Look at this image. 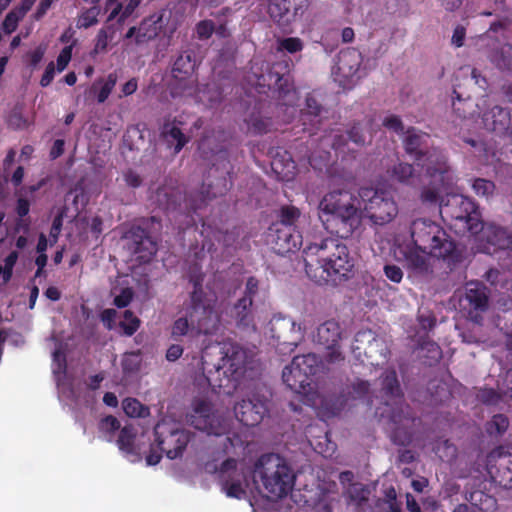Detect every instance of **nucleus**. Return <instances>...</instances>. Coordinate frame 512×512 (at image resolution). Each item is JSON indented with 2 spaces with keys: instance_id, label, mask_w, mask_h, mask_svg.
Segmentation results:
<instances>
[{
  "instance_id": "4d7b16f0",
  "label": "nucleus",
  "mask_w": 512,
  "mask_h": 512,
  "mask_svg": "<svg viewBox=\"0 0 512 512\" xmlns=\"http://www.w3.org/2000/svg\"><path fill=\"white\" fill-rule=\"evenodd\" d=\"M215 30L216 26L214 22L209 19L199 21L195 27L196 35L200 40L209 39L213 35Z\"/></svg>"
},
{
  "instance_id": "4c0bfd02",
  "label": "nucleus",
  "mask_w": 512,
  "mask_h": 512,
  "mask_svg": "<svg viewBox=\"0 0 512 512\" xmlns=\"http://www.w3.org/2000/svg\"><path fill=\"white\" fill-rule=\"evenodd\" d=\"M196 59L191 51H184L175 60L171 75L177 76H196L195 75Z\"/></svg>"
},
{
  "instance_id": "412c9836",
  "label": "nucleus",
  "mask_w": 512,
  "mask_h": 512,
  "mask_svg": "<svg viewBox=\"0 0 512 512\" xmlns=\"http://www.w3.org/2000/svg\"><path fill=\"white\" fill-rule=\"evenodd\" d=\"M350 142L357 147H363L365 145L366 137L360 123H354L346 133L336 134L331 147L343 160L347 157L355 158L356 151L349 147Z\"/></svg>"
},
{
  "instance_id": "6e6d98bb",
  "label": "nucleus",
  "mask_w": 512,
  "mask_h": 512,
  "mask_svg": "<svg viewBox=\"0 0 512 512\" xmlns=\"http://www.w3.org/2000/svg\"><path fill=\"white\" fill-rule=\"evenodd\" d=\"M434 451L439 456L440 459H442V460L446 459L447 461H449V460H452L453 458H455L457 448L455 445L450 443L449 440L446 439V440L439 442L435 446Z\"/></svg>"
},
{
  "instance_id": "f03ea898",
  "label": "nucleus",
  "mask_w": 512,
  "mask_h": 512,
  "mask_svg": "<svg viewBox=\"0 0 512 512\" xmlns=\"http://www.w3.org/2000/svg\"><path fill=\"white\" fill-rule=\"evenodd\" d=\"M355 197L346 190H334L323 196L318 217L324 228L338 238L347 239L361 224Z\"/></svg>"
},
{
  "instance_id": "393cba45",
  "label": "nucleus",
  "mask_w": 512,
  "mask_h": 512,
  "mask_svg": "<svg viewBox=\"0 0 512 512\" xmlns=\"http://www.w3.org/2000/svg\"><path fill=\"white\" fill-rule=\"evenodd\" d=\"M323 107L318 103L315 97L308 95L305 99V107L301 110L300 121L303 125V131L310 135L315 134L320 129L322 122L321 112Z\"/></svg>"
},
{
  "instance_id": "72a5a7b5",
  "label": "nucleus",
  "mask_w": 512,
  "mask_h": 512,
  "mask_svg": "<svg viewBox=\"0 0 512 512\" xmlns=\"http://www.w3.org/2000/svg\"><path fill=\"white\" fill-rule=\"evenodd\" d=\"M393 177L400 183L414 188L424 185L423 176L412 164L398 163L393 168Z\"/></svg>"
},
{
  "instance_id": "37998d69",
  "label": "nucleus",
  "mask_w": 512,
  "mask_h": 512,
  "mask_svg": "<svg viewBox=\"0 0 512 512\" xmlns=\"http://www.w3.org/2000/svg\"><path fill=\"white\" fill-rule=\"evenodd\" d=\"M140 3L141 0H129L124 8L122 7L121 3H117L114 9L108 15L107 23L113 21L117 17L118 24L122 25L126 19L132 15Z\"/></svg>"
},
{
  "instance_id": "774afa93",
  "label": "nucleus",
  "mask_w": 512,
  "mask_h": 512,
  "mask_svg": "<svg viewBox=\"0 0 512 512\" xmlns=\"http://www.w3.org/2000/svg\"><path fill=\"white\" fill-rule=\"evenodd\" d=\"M133 296L134 293L131 288H123L120 294L114 298L113 303L118 308H125L131 303Z\"/></svg>"
},
{
  "instance_id": "052dcab7",
  "label": "nucleus",
  "mask_w": 512,
  "mask_h": 512,
  "mask_svg": "<svg viewBox=\"0 0 512 512\" xmlns=\"http://www.w3.org/2000/svg\"><path fill=\"white\" fill-rule=\"evenodd\" d=\"M98 9L96 6H93L83 12L79 18V27L80 28H89L98 23Z\"/></svg>"
},
{
  "instance_id": "4be33fe9",
  "label": "nucleus",
  "mask_w": 512,
  "mask_h": 512,
  "mask_svg": "<svg viewBox=\"0 0 512 512\" xmlns=\"http://www.w3.org/2000/svg\"><path fill=\"white\" fill-rule=\"evenodd\" d=\"M481 240L494 247V250H505L512 247V234L505 228L495 224H484L481 221Z\"/></svg>"
},
{
  "instance_id": "4468645a",
  "label": "nucleus",
  "mask_w": 512,
  "mask_h": 512,
  "mask_svg": "<svg viewBox=\"0 0 512 512\" xmlns=\"http://www.w3.org/2000/svg\"><path fill=\"white\" fill-rule=\"evenodd\" d=\"M154 435L158 448L171 460L182 456L190 442L188 431L179 429L165 421L158 422L155 425Z\"/></svg>"
},
{
  "instance_id": "cd10ccee",
  "label": "nucleus",
  "mask_w": 512,
  "mask_h": 512,
  "mask_svg": "<svg viewBox=\"0 0 512 512\" xmlns=\"http://www.w3.org/2000/svg\"><path fill=\"white\" fill-rule=\"evenodd\" d=\"M230 316L238 328H255V317L251 300L239 298L232 306Z\"/></svg>"
},
{
  "instance_id": "6ab92c4d",
  "label": "nucleus",
  "mask_w": 512,
  "mask_h": 512,
  "mask_svg": "<svg viewBox=\"0 0 512 512\" xmlns=\"http://www.w3.org/2000/svg\"><path fill=\"white\" fill-rule=\"evenodd\" d=\"M268 413V399L259 393L242 399L234 406L236 419L247 427L257 426Z\"/></svg>"
},
{
  "instance_id": "39448f33",
  "label": "nucleus",
  "mask_w": 512,
  "mask_h": 512,
  "mask_svg": "<svg viewBox=\"0 0 512 512\" xmlns=\"http://www.w3.org/2000/svg\"><path fill=\"white\" fill-rule=\"evenodd\" d=\"M206 274L198 263L189 266L188 281L192 285L189 292L187 312L193 324L200 331L211 332L220 323V315L216 310L217 296L211 289L204 287Z\"/></svg>"
},
{
  "instance_id": "8fccbe9b",
  "label": "nucleus",
  "mask_w": 512,
  "mask_h": 512,
  "mask_svg": "<svg viewBox=\"0 0 512 512\" xmlns=\"http://www.w3.org/2000/svg\"><path fill=\"white\" fill-rule=\"evenodd\" d=\"M248 130L255 135H263L270 131L272 122L270 118L251 116L247 122Z\"/></svg>"
},
{
  "instance_id": "f704fd0d",
  "label": "nucleus",
  "mask_w": 512,
  "mask_h": 512,
  "mask_svg": "<svg viewBox=\"0 0 512 512\" xmlns=\"http://www.w3.org/2000/svg\"><path fill=\"white\" fill-rule=\"evenodd\" d=\"M161 135L169 146H172L175 143V154H178L189 141V138L182 132L179 127L169 122L164 123L161 130Z\"/></svg>"
},
{
  "instance_id": "5fc2aeb1",
  "label": "nucleus",
  "mask_w": 512,
  "mask_h": 512,
  "mask_svg": "<svg viewBox=\"0 0 512 512\" xmlns=\"http://www.w3.org/2000/svg\"><path fill=\"white\" fill-rule=\"evenodd\" d=\"M472 189L477 196L488 198L493 195L495 184L484 178H476L472 183Z\"/></svg>"
},
{
  "instance_id": "a211bd4d",
  "label": "nucleus",
  "mask_w": 512,
  "mask_h": 512,
  "mask_svg": "<svg viewBox=\"0 0 512 512\" xmlns=\"http://www.w3.org/2000/svg\"><path fill=\"white\" fill-rule=\"evenodd\" d=\"M461 306L467 311L468 317L479 322L481 313L489 307V289L480 281L466 283L464 296L460 300Z\"/></svg>"
},
{
  "instance_id": "7ed1b4c3",
  "label": "nucleus",
  "mask_w": 512,
  "mask_h": 512,
  "mask_svg": "<svg viewBox=\"0 0 512 512\" xmlns=\"http://www.w3.org/2000/svg\"><path fill=\"white\" fill-rule=\"evenodd\" d=\"M402 142L406 154L413 158L428 175L442 183L451 182L453 169L448 162V157L442 150L432 146L428 133L409 127Z\"/></svg>"
},
{
  "instance_id": "bb28decb",
  "label": "nucleus",
  "mask_w": 512,
  "mask_h": 512,
  "mask_svg": "<svg viewBox=\"0 0 512 512\" xmlns=\"http://www.w3.org/2000/svg\"><path fill=\"white\" fill-rule=\"evenodd\" d=\"M271 167L273 171L283 179L289 180L295 174L296 161L293 155L283 148H277L275 153L271 151Z\"/></svg>"
},
{
  "instance_id": "0e129e2a",
  "label": "nucleus",
  "mask_w": 512,
  "mask_h": 512,
  "mask_svg": "<svg viewBox=\"0 0 512 512\" xmlns=\"http://www.w3.org/2000/svg\"><path fill=\"white\" fill-rule=\"evenodd\" d=\"M22 18L23 17H20V15H18V13L15 10L10 11L6 15V17L2 23V28H3L4 32L7 34L13 33L17 29L18 22Z\"/></svg>"
},
{
  "instance_id": "1a4fd4ad",
  "label": "nucleus",
  "mask_w": 512,
  "mask_h": 512,
  "mask_svg": "<svg viewBox=\"0 0 512 512\" xmlns=\"http://www.w3.org/2000/svg\"><path fill=\"white\" fill-rule=\"evenodd\" d=\"M305 332L306 328L301 323L280 313L275 314L269 322L270 337L280 354L294 351L304 339Z\"/></svg>"
},
{
  "instance_id": "69168bd1",
  "label": "nucleus",
  "mask_w": 512,
  "mask_h": 512,
  "mask_svg": "<svg viewBox=\"0 0 512 512\" xmlns=\"http://www.w3.org/2000/svg\"><path fill=\"white\" fill-rule=\"evenodd\" d=\"M369 389L370 384L368 381L358 380L352 384L349 394H351L354 399L363 398L368 394Z\"/></svg>"
},
{
  "instance_id": "864d4df0",
  "label": "nucleus",
  "mask_w": 512,
  "mask_h": 512,
  "mask_svg": "<svg viewBox=\"0 0 512 512\" xmlns=\"http://www.w3.org/2000/svg\"><path fill=\"white\" fill-rule=\"evenodd\" d=\"M119 326L122 328L126 336H132L140 326V320L130 310L123 313V320L120 321Z\"/></svg>"
},
{
  "instance_id": "20e7f679",
  "label": "nucleus",
  "mask_w": 512,
  "mask_h": 512,
  "mask_svg": "<svg viewBox=\"0 0 512 512\" xmlns=\"http://www.w3.org/2000/svg\"><path fill=\"white\" fill-rule=\"evenodd\" d=\"M221 363L214 365V371L202 356V370L209 385L218 388L236 389L252 362L253 353L237 343L224 344L221 349Z\"/></svg>"
},
{
  "instance_id": "6e6552de",
  "label": "nucleus",
  "mask_w": 512,
  "mask_h": 512,
  "mask_svg": "<svg viewBox=\"0 0 512 512\" xmlns=\"http://www.w3.org/2000/svg\"><path fill=\"white\" fill-rule=\"evenodd\" d=\"M264 488L275 499L286 497L293 489L295 474L285 458L276 453L263 454L255 463Z\"/></svg>"
},
{
  "instance_id": "e433bc0d",
  "label": "nucleus",
  "mask_w": 512,
  "mask_h": 512,
  "mask_svg": "<svg viewBox=\"0 0 512 512\" xmlns=\"http://www.w3.org/2000/svg\"><path fill=\"white\" fill-rule=\"evenodd\" d=\"M223 489L228 497L242 499L246 496L247 480L245 474L230 475L221 480Z\"/></svg>"
},
{
  "instance_id": "680f3d73",
  "label": "nucleus",
  "mask_w": 512,
  "mask_h": 512,
  "mask_svg": "<svg viewBox=\"0 0 512 512\" xmlns=\"http://www.w3.org/2000/svg\"><path fill=\"white\" fill-rule=\"evenodd\" d=\"M120 429V422L119 420L112 416L108 415L101 419L99 422V430L103 433L112 435L115 431Z\"/></svg>"
},
{
  "instance_id": "3c124183",
  "label": "nucleus",
  "mask_w": 512,
  "mask_h": 512,
  "mask_svg": "<svg viewBox=\"0 0 512 512\" xmlns=\"http://www.w3.org/2000/svg\"><path fill=\"white\" fill-rule=\"evenodd\" d=\"M115 34V28L111 24L109 25L106 22L105 27L101 28L97 34L96 37V43H95V51L96 52H103L108 47V42L113 38Z\"/></svg>"
},
{
  "instance_id": "f8f14e48",
  "label": "nucleus",
  "mask_w": 512,
  "mask_h": 512,
  "mask_svg": "<svg viewBox=\"0 0 512 512\" xmlns=\"http://www.w3.org/2000/svg\"><path fill=\"white\" fill-rule=\"evenodd\" d=\"M190 424L195 429L213 436L227 435L231 429V420L215 411L211 403L203 400L195 404Z\"/></svg>"
},
{
  "instance_id": "58836bf2",
  "label": "nucleus",
  "mask_w": 512,
  "mask_h": 512,
  "mask_svg": "<svg viewBox=\"0 0 512 512\" xmlns=\"http://www.w3.org/2000/svg\"><path fill=\"white\" fill-rule=\"evenodd\" d=\"M381 390L390 398H403V392L397 373L394 369H387L381 376Z\"/></svg>"
},
{
  "instance_id": "79ce46f5",
  "label": "nucleus",
  "mask_w": 512,
  "mask_h": 512,
  "mask_svg": "<svg viewBox=\"0 0 512 512\" xmlns=\"http://www.w3.org/2000/svg\"><path fill=\"white\" fill-rule=\"evenodd\" d=\"M137 436V430L131 426L126 425L124 426L119 433L118 439H117V445L119 449L126 454H135V446L134 442Z\"/></svg>"
},
{
  "instance_id": "09e8293b",
  "label": "nucleus",
  "mask_w": 512,
  "mask_h": 512,
  "mask_svg": "<svg viewBox=\"0 0 512 512\" xmlns=\"http://www.w3.org/2000/svg\"><path fill=\"white\" fill-rule=\"evenodd\" d=\"M509 427V419L504 414H496L487 423L486 430L490 435H502Z\"/></svg>"
},
{
  "instance_id": "5701e85b",
  "label": "nucleus",
  "mask_w": 512,
  "mask_h": 512,
  "mask_svg": "<svg viewBox=\"0 0 512 512\" xmlns=\"http://www.w3.org/2000/svg\"><path fill=\"white\" fill-rule=\"evenodd\" d=\"M361 62V53L354 48H347L338 55L337 74L347 81H352L359 72Z\"/></svg>"
},
{
  "instance_id": "f257e3e1",
  "label": "nucleus",
  "mask_w": 512,
  "mask_h": 512,
  "mask_svg": "<svg viewBox=\"0 0 512 512\" xmlns=\"http://www.w3.org/2000/svg\"><path fill=\"white\" fill-rule=\"evenodd\" d=\"M307 276L319 285H338L353 276L354 258L337 238L309 242L303 248Z\"/></svg>"
},
{
  "instance_id": "473e14b6",
  "label": "nucleus",
  "mask_w": 512,
  "mask_h": 512,
  "mask_svg": "<svg viewBox=\"0 0 512 512\" xmlns=\"http://www.w3.org/2000/svg\"><path fill=\"white\" fill-rule=\"evenodd\" d=\"M268 13L279 25L289 24L297 15L295 8L291 11L290 0H269Z\"/></svg>"
},
{
  "instance_id": "de8ad7c7",
  "label": "nucleus",
  "mask_w": 512,
  "mask_h": 512,
  "mask_svg": "<svg viewBox=\"0 0 512 512\" xmlns=\"http://www.w3.org/2000/svg\"><path fill=\"white\" fill-rule=\"evenodd\" d=\"M140 352H128L122 357L121 366L124 374H131L137 372L141 367Z\"/></svg>"
},
{
  "instance_id": "a878e982",
  "label": "nucleus",
  "mask_w": 512,
  "mask_h": 512,
  "mask_svg": "<svg viewBox=\"0 0 512 512\" xmlns=\"http://www.w3.org/2000/svg\"><path fill=\"white\" fill-rule=\"evenodd\" d=\"M492 480L505 489L512 488V454H500L495 466L488 470Z\"/></svg>"
},
{
  "instance_id": "a19ab883",
  "label": "nucleus",
  "mask_w": 512,
  "mask_h": 512,
  "mask_svg": "<svg viewBox=\"0 0 512 512\" xmlns=\"http://www.w3.org/2000/svg\"><path fill=\"white\" fill-rule=\"evenodd\" d=\"M185 311H187V308L185 309ZM219 325L220 323L217 324L216 327L211 332L200 331L198 326L191 322L190 317L188 316V312H186L185 317H180L174 321L172 325L171 334L173 337L185 336L188 333L189 329L191 328L192 330H196L198 334L212 335L218 330Z\"/></svg>"
},
{
  "instance_id": "603ef678",
  "label": "nucleus",
  "mask_w": 512,
  "mask_h": 512,
  "mask_svg": "<svg viewBox=\"0 0 512 512\" xmlns=\"http://www.w3.org/2000/svg\"><path fill=\"white\" fill-rule=\"evenodd\" d=\"M270 77L275 78L274 85L280 94L288 95L294 90L289 74H280L277 71H271Z\"/></svg>"
},
{
  "instance_id": "f3484780",
  "label": "nucleus",
  "mask_w": 512,
  "mask_h": 512,
  "mask_svg": "<svg viewBox=\"0 0 512 512\" xmlns=\"http://www.w3.org/2000/svg\"><path fill=\"white\" fill-rule=\"evenodd\" d=\"M341 336V326L339 322L334 319L326 320L321 323L313 335V341L316 344L321 345L325 349L329 350L326 358L330 363L344 360V356L339 349Z\"/></svg>"
},
{
  "instance_id": "2eb2a0df",
  "label": "nucleus",
  "mask_w": 512,
  "mask_h": 512,
  "mask_svg": "<svg viewBox=\"0 0 512 512\" xmlns=\"http://www.w3.org/2000/svg\"><path fill=\"white\" fill-rule=\"evenodd\" d=\"M391 440L401 446L409 445L413 439V428L420 419L416 417L410 405L400 402L392 408L389 416Z\"/></svg>"
},
{
  "instance_id": "9b49d317",
  "label": "nucleus",
  "mask_w": 512,
  "mask_h": 512,
  "mask_svg": "<svg viewBox=\"0 0 512 512\" xmlns=\"http://www.w3.org/2000/svg\"><path fill=\"white\" fill-rule=\"evenodd\" d=\"M361 197L365 201V216L375 225H385L391 222L398 214L396 202L385 191L365 189Z\"/></svg>"
},
{
  "instance_id": "ddd939ff",
  "label": "nucleus",
  "mask_w": 512,
  "mask_h": 512,
  "mask_svg": "<svg viewBox=\"0 0 512 512\" xmlns=\"http://www.w3.org/2000/svg\"><path fill=\"white\" fill-rule=\"evenodd\" d=\"M352 350L358 358L364 356L372 366L384 365L390 357V349L386 340L376 335L372 330L357 332Z\"/></svg>"
},
{
  "instance_id": "9d476101",
  "label": "nucleus",
  "mask_w": 512,
  "mask_h": 512,
  "mask_svg": "<svg viewBox=\"0 0 512 512\" xmlns=\"http://www.w3.org/2000/svg\"><path fill=\"white\" fill-rule=\"evenodd\" d=\"M440 213L443 217L463 222L472 234L478 233L481 228V214L474 201L468 197L455 194L447 202L441 201Z\"/></svg>"
},
{
  "instance_id": "423d86ee",
  "label": "nucleus",
  "mask_w": 512,
  "mask_h": 512,
  "mask_svg": "<svg viewBox=\"0 0 512 512\" xmlns=\"http://www.w3.org/2000/svg\"><path fill=\"white\" fill-rule=\"evenodd\" d=\"M413 244L422 252L428 251L430 256L441 258L452 268L462 261V252L447 232L436 222L419 218L410 226Z\"/></svg>"
},
{
  "instance_id": "b1692460",
  "label": "nucleus",
  "mask_w": 512,
  "mask_h": 512,
  "mask_svg": "<svg viewBox=\"0 0 512 512\" xmlns=\"http://www.w3.org/2000/svg\"><path fill=\"white\" fill-rule=\"evenodd\" d=\"M197 87V76L171 75L167 82V90L173 99L194 98Z\"/></svg>"
},
{
  "instance_id": "ea45409f",
  "label": "nucleus",
  "mask_w": 512,
  "mask_h": 512,
  "mask_svg": "<svg viewBox=\"0 0 512 512\" xmlns=\"http://www.w3.org/2000/svg\"><path fill=\"white\" fill-rule=\"evenodd\" d=\"M305 152L303 154H297L295 157L298 161H307V163L315 170L321 171L330 162V152L322 151L319 154L311 152L307 145L301 144Z\"/></svg>"
},
{
  "instance_id": "a18cd8bd",
  "label": "nucleus",
  "mask_w": 512,
  "mask_h": 512,
  "mask_svg": "<svg viewBox=\"0 0 512 512\" xmlns=\"http://www.w3.org/2000/svg\"><path fill=\"white\" fill-rule=\"evenodd\" d=\"M300 216L301 211L299 208L293 205H285L281 207L279 212V221L275 224H283L290 228H296V222L299 220Z\"/></svg>"
},
{
  "instance_id": "dca6fc26",
  "label": "nucleus",
  "mask_w": 512,
  "mask_h": 512,
  "mask_svg": "<svg viewBox=\"0 0 512 512\" xmlns=\"http://www.w3.org/2000/svg\"><path fill=\"white\" fill-rule=\"evenodd\" d=\"M267 241L273 251L279 255L296 252L303 245L300 231L283 224H272L269 227Z\"/></svg>"
},
{
  "instance_id": "338daca9",
  "label": "nucleus",
  "mask_w": 512,
  "mask_h": 512,
  "mask_svg": "<svg viewBox=\"0 0 512 512\" xmlns=\"http://www.w3.org/2000/svg\"><path fill=\"white\" fill-rule=\"evenodd\" d=\"M386 278L394 283H400L403 278L402 269L395 264H386L383 268Z\"/></svg>"
},
{
  "instance_id": "13d9d810",
  "label": "nucleus",
  "mask_w": 512,
  "mask_h": 512,
  "mask_svg": "<svg viewBox=\"0 0 512 512\" xmlns=\"http://www.w3.org/2000/svg\"><path fill=\"white\" fill-rule=\"evenodd\" d=\"M303 47V41L298 37H287L279 41V49L291 54L302 51Z\"/></svg>"
},
{
  "instance_id": "e2e57ef3",
  "label": "nucleus",
  "mask_w": 512,
  "mask_h": 512,
  "mask_svg": "<svg viewBox=\"0 0 512 512\" xmlns=\"http://www.w3.org/2000/svg\"><path fill=\"white\" fill-rule=\"evenodd\" d=\"M259 292V280L255 276H250L247 278L245 283V288L243 291V295L241 298H246L247 300L254 301V297Z\"/></svg>"
},
{
  "instance_id": "bf43d9fd",
  "label": "nucleus",
  "mask_w": 512,
  "mask_h": 512,
  "mask_svg": "<svg viewBox=\"0 0 512 512\" xmlns=\"http://www.w3.org/2000/svg\"><path fill=\"white\" fill-rule=\"evenodd\" d=\"M239 474H244L243 471L237 469V460L234 458H228L220 466L219 477L220 479L228 478V476L233 475L237 476Z\"/></svg>"
},
{
  "instance_id": "0eeeda50",
  "label": "nucleus",
  "mask_w": 512,
  "mask_h": 512,
  "mask_svg": "<svg viewBox=\"0 0 512 512\" xmlns=\"http://www.w3.org/2000/svg\"><path fill=\"white\" fill-rule=\"evenodd\" d=\"M232 171L233 167L230 163L228 151L220 149L215 154V160L209 168L200 190L190 193L187 197V208L196 213L208 201L224 196L232 186L230 178Z\"/></svg>"
},
{
  "instance_id": "aec40b11",
  "label": "nucleus",
  "mask_w": 512,
  "mask_h": 512,
  "mask_svg": "<svg viewBox=\"0 0 512 512\" xmlns=\"http://www.w3.org/2000/svg\"><path fill=\"white\" fill-rule=\"evenodd\" d=\"M125 238L127 239L128 250L139 263H149L156 255L158 250L156 241L147 230L140 226L131 227Z\"/></svg>"
},
{
  "instance_id": "c9c22d12",
  "label": "nucleus",
  "mask_w": 512,
  "mask_h": 512,
  "mask_svg": "<svg viewBox=\"0 0 512 512\" xmlns=\"http://www.w3.org/2000/svg\"><path fill=\"white\" fill-rule=\"evenodd\" d=\"M293 368L299 369L312 381V377L318 372L321 361L314 353L295 356L292 360Z\"/></svg>"
},
{
  "instance_id": "c756f323",
  "label": "nucleus",
  "mask_w": 512,
  "mask_h": 512,
  "mask_svg": "<svg viewBox=\"0 0 512 512\" xmlns=\"http://www.w3.org/2000/svg\"><path fill=\"white\" fill-rule=\"evenodd\" d=\"M284 384L295 393H305L311 380L299 369L293 368V363L284 367L282 371Z\"/></svg>"
},
{
  "instance_id": "2f4dec72",
  "label": "nucleus",
  "mask_w": 512,
  "mask_h": 512,
  "mask_svg": "<svg viewBox=\"0 0 512 512\" xmlns=\"http://www.w3.org/2000/svg\"><path fill=\"white\" fill-rule=\"evenodd\" d=\"M194 101L206 108H213L222 100V90L216 83H207L197 87Z\"/></svg>"
},
{
  "instance_id": "49530a36",
  "label": "nucleus",
  "mask_w": 512,
  "mask_h": 512,
  "mask_svg": "<svg viewBox=\"0 0 512 512\" xmlns=\"http://www.w3.org/2000/svg\"><path fill=\"white\" fill-rule=\"evenodd\" d=\"M466 499L481 511L488 512L495 504V500L483 493L482 491H474L469 494Z\"/></svg>"
},
{
  "instance_id": "7c9ffc66",
  "label": "nucleus",
  "mask_w": 512,
  "mask_h": 512,
  "mask_svg": "<svg viewBox=\"0 0 512 512\" xmlns=\"http://www.w3.org/2000/svg\"><path fill=\"white\" fill-rule=\"evenodd\" d=\"M429 252H422L415 245L414 247H407L404 251V258L408 269L416 274H427L429 272Z\"/></svg>"
},
{
  "instance_id": "c03bdc74",
  "label": "nucleus",
  "mask_w": 512,
  "mask_h": 512,
  "mask_svg": "<svg viewBox=\"0 0 512 512\" xmlns=\"http://www.w3.org/2000/svg\"><path fill=\"white\" fill-rule=\"evenodd\" d=\"M122 408L125 414L132 418H145L150 414L149 407L142 404L136 398H125L122 402Z\"/></svg>"
},
{
  "instance_id": "c85d7f7f",
  "label": "nucleus",
  "mask_w": 512,
  "mask_h": 512,
  "mask_svg": "<svg viewBox=\"0 0 512 512\" xmlns=\"http://www.w3.org/2000/svg\"><path fill=\"white\" fill-rule=\"evenodd\" d=\"M425 178L428 179V187H424L420 198L423 203L427 204H437L441 203L440 198L443 192H445L449 187H451L456 179L455 172L453 171V178L450 183H442L437 178H433L427 174L425 171Z\"/></svg>"
}]
</instances>
